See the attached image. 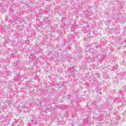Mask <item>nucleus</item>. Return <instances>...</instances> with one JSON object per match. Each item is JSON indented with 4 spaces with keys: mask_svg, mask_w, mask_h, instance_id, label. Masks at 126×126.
Listing matches in <instances>:
<instances>
[{
    "mask_svg": "<svg viewBox=\"0 0 126 126\" xmlns=\"http://www.w3.org/2000/svg\"><path fill=\"white\" fill-rule=\"evenodd\" d=\"M100 94H102V93H100Z\"/></svg>",
    "mask_w": 126,
    "mask_h": 126,
    "instance_id": "f257e3e1",
    "label": "nucleus"
}]
</instances>
